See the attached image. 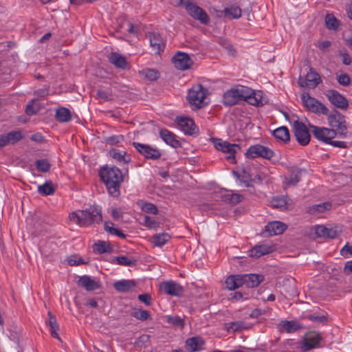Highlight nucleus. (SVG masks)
I'll return each instance as SVG.
<instances>
[{"label":"nucleus","mask_w":352,"mask_h":352,"mask_svg":"<svg viewBox=\"0 0 352 352\" xmlns=\"http://www.w3.org/2000/svg\"><path fill=\"white\" fill-rule=\"evenodd\" d=\"M166 321L168 323L179 328H182L184 326V320L177 316H167Z\"/></svg>","instance_id":"47"},{"label":"nucleus","mask_w":352,"mask_h":352,"mask_svg":"<svg viewBox=\"0 0 352 352\" xmlns=\"http://www.w3.org/2000/svg\"><path fill=\"white\" fill-rule=\"evenodd\" d=\"M325 96L329 101L337 108L346 109L349 107L347 99L340 94L338 91L333 89L327 90Z\"/></svg>","instance_id":"15"},{"label":"nucleus","mask_w":352,"mask_h":352,"mask_svg":"<svg viewBox=\"0 0 352 352\" xmlns=\"http://www.w3.org/2000/svg\"><path fill=\"white\" fill-rule=\"evenodd\" d=\"M301 100L307 109L316 114L327 116L329 109L316 98L311 97L308 93H304L301 96Z\"/></svg>","instance_id":"5"},{"label":"nucleus","mask_w":352,"mask_h":352,"mask_svg":"<svg viewBox=\"0 0 352 352\" xmlns=\"http://www.w3.org/2000/svg\"><path fill=\"white\" fill-rule=\"evenodd\" d=\"M287 197L285 196L276 197L271 200V205L274 208L284 210L287 209Z\"/></svg>","instance_id":"37"},{"label":"nucleus","mask_w":352,"mask_h":352,"mask_svg":"<svg viewBox=\"0 0 352 352\" xmlns=\"http://www.w3.org/2000/svg\"><path fill=\"white\" fill-rule=\"evenodd\" d=\"M160 138L168 145L173 148H178L181 146L179 141L177 139L176 135L166 129L160 130Z\"/></svg>","instance_id":"21"},{"label":"nucleus","mask_w":352,"mask_h":352,"mask_svg":"<svg viewBox=\"0 0 352 352\" xmlns=\"http://www.w3.org/2000/svg\"><path fill=\"white\" fill-rule=\"evenodd\" d=\"M204 341L199 337H192L186 341V348L190 352H195L203 349Z\"/></svg>","instance_id":"27"},{"label":"nucleus","mask_w":352,"mask_h":352,"mask_svg":"<svg viewBox=\"0 0 352 352\" xmlns=\"http://www.w3.org/2000/svg\"><path fill=\"white\" fill-rule=\"evenodd\" d=\"M274 155V153L272 149L261 144L251 146L245 152L246 157L251 159L262 157L270 160Z\"/></svg>","instance_id":"8"},{"label":"nucleus","mask_w":352,"mask_h":352,"mask_svg":"<svg viewBox=\"0 0 352 352\" xmlns=\"http://www.w3.org/2000/svg\"><path fill=\"white\" fill-rule=\"evenodd\" d=\"M109 62L116 67L125 69L127 67V62L125 57L118 53H111L109 56Z\"/></svg>","instance_id":"31"},{"label":"nucleus","mask_w":352,"mask_h":352,"mask_svg":"<svg viewBox=\"0 0 352 352\" xmlns=\"http://www.w3.org/2000/svg\"><path fill=\"white\" fill-rule=\"evenodd\" d=\"M322 82L321 78L314 68L310 67L309 72L305 78L300 76L298 83L301 87H307L309 89H315Z\"/></svg>","instance_id":"9"},{"label":"nucleus","mask_w":352,"mask_h":352,"mask_svg":"<svg viewBox=\"0 0 352 352\" xmlns=\"http://www.w3.org/2000/svg\"><path fill=\"white\" fill-rule=\"evenodd\" d=\"M322 340L321 336L318 332L309 331L307 332L302 342V349L304 351H309L311 349L318 346L319 342Z\"/></svg>","instance_id":"17"},{"label":"nucleus","mask_w":352,"mask_h":352,"mask_svg":"<svg viewBox=\"0 0 352 352\" xmlns=\"http://www.w3.org/2000/svg\"><path fill=\"white\" fill-rule=\"evenodd\" d=\"M314 136L322 142L327 144L330 139L334 138L337 135L336 131L333 129L326 127H320L314 125H309Z\"/></svg>","instance_id":"11"},{"label":"nucleus","mask_w":352,"mask_h":352,"mask_svg":"<svg viewBox=\"0 0 352 352\" xmlns=\"http://www.w3.org/2000/svg\"><path fill=\"white\" fill-rule=\"evenodd\" d=\"M38 192L42 195H51L55 192V188L51 181H47L44 184L38 186Z\"/></svg>","instance_id":"40"},{"label":"nucleus","mask_w":352,"mask_h":352,"mask_svg":"<svg viewBox=\"0 0 352 352\" xmlns=\"http://www.w3.org/2000/svg\"><path fill=\"white\" fill-rule=\"evenodd\" d=\"M221 12H224L225 15L230 16L233 19H239L241 16V10L239 6H231L225 8Z\"/></svg>","instance_id":"46"},{"label":"nucleus","mask_w":352,"mask_h":352,"mask_svg":"<svg viewBox=\"0 0 352 352\" xmlns=\"http://www.w3.org/2000/svg\"><path fill=\"white\" fill-rule=\"evenodd\" d=\"M287 226L280 221H272L265 226L264 236H274L282 234Z\"/></svg>","instance_id":"19"},{"label":"nucleus","mask_w":352,"mask_h":352,"mask_svg":"<svg viewBox=\"0 0 352 352\" xmlns=\"http://www.w3.org/2000/svg\"><path fill=\"white\" fill-rule=\"evenodd\" d=\"M123 140L124 137L121 135H112L111 137H108L107 138H106V143L109 145L113 146L120 143L121 142L123 141Z\"/></svg>","instance_id":"53"},{"label":"nucleus","mask_w":352,"mask_h":352,"mask_svg":"<svg viewBox=\"0 0 352 352\" xmlns=\"http://www.w3.org/2000/svg\"><path fill=\"white\" fill-rule=\"evenodd\" d=\"M135 286L133 280H121L113 283L114 289L119 292H127Z\"/></svg>","instance_id":"29"},{"label":"nucleus","mask_w":352,"mask_h":352,"mask_svg":"<svg viewBox=\"0 0 352 352\" xmlns=\"http://www.w3.org/2000/svg\"><path fill=\"white\" fill-rule=\"evenodd\" d=\"M327 116L329 124L332 129L336 131L337 135L340 138H344L347 133V127L344 116L337 110H333V111Z\"/></svg>","instance_id":"4"},{"label":"nucleus","mask_w":352,"mask_h":352,"mask_svg":"<svg viewBox=\"0 0 352 352\" xmlns=\"http://www.w3.org/2000/svg\"><path fill=\"white\" fill-rule=\"evenodd\" d=\"M338 82L342 86H348L351 83V78L346 74H342L338 76Z\"/></svg>","instance_id":"56"},{"label":"nucleus","mask_w":352,"mask_h":352,"mask_svg":"<svg viewBox=\"0 0 352 352\" xmlns=\"http://www.w3.org/2000/svg\"><path fill=\"white\" fill-rule=\"evenodd\" d=\"M160 289L164 294L173 296L180 297L184 293V287L173 280L162 282L160 285Z\"/></svg>","instance_id":"14"},{"label":"nucleus","mask_w":352,"mask_h":352,"mask_svg":"<svg viewBox=\"0 0 352 352\" xmlns=\"http://www.w3.org/2000/svg\"><path fill=\"white\" fill-rule=\"evenodd\" d=\"M274 248L266 244L256 245L249 251V256L251 257L258 258L263 255H265L272 252Z\"/></svg>","instance_id":"23"},{"label":"nucleus","mask_w":352,"mask_h":352,"mask_svg":"<svg viewBox=\"0 0 352 352\" xmlns=\"http://www.w3.org/2000/svg\"><path fill=\"white\" fill-rule=\"evenodd\" d=\"M109 155L116 160L117 162L120 164H126L131 162V156L127 155V153L124 151H120L116 148H111L109 152Z\"/></svg>","instance_id":"25"},{"label":"nucleus","mask_w":352,"mask_h":352,"mask_svg":"<svg viewBox=\"0 0 352 352\" xmlns=\"http://www.w3.org/2000/svg\"><path fill=\"white\" fill-rule=\"evenodd\" d=\"M175 67L179 70H186L190 68L192 60L190 56L184 52H178L172 58Z\"/></svg>","instance_id":"18"},{"label":"nucleus","mask_w":352,"mask_h":352,"mask_svg":"<svg viewBox=\"0 0 352 352\" xmlns=\"http://www.w3.org/2000/svg\"><path fill=\"white\" fill-rule=\"evenodd\" d=\"M170 239V236L167 233L157 234L152 236L151 241L155 246L162 247Z\"/></svg>","instance_id":"36"},{"label":"nucleus","mask_w":352,"mask_h":352,"mask_svg":"<svg viewBox=\"0 0 352 352\" xmlns=\"http://www.w3.org/2000/svg\"><path fill=\"white\" fill-rule=\"evenodd\" d=\"M138 300L148 306L150 305L152 302V298L149 294H142L139 295Z\"/></svg>","instance_id":"58"},{"label":"nucleus","mask_w":352,"mask_h":352,"mask_svg":"<svg viewBox=\"0 0 352 352\" xmlns=\"http://www.w3.org/2000/svg\"><path fill=\"white\" fill-rule=\"evenodd\" d=\"M241 102L237 87L226 91L223 96V103L225 106L230 107Z\"/></svg>","instance_id":"20"},{"label":"nucleus","mask_w":352,"mask_h":352,"mask_svg":"<svg viewBox=\"0 0 352 352\" xmlns=\"http://www.w3.org/2000/svg\"><path fill=\"white\" fill-rule=\"evenodd\" d=\"M144 225L149 228H155L157 225V221L149 216H145L144 218Z\"/></svg>","instance_id":"57"},{"label":"nucleus","mask_w":352,"mask_h":352,"mask_svg":"<svg viewBox=\"0 0 352 352\" xmlns=\"http://www.w3.org/2000/svg\"><path fill=\"white\" fill-rule=\"evenodd\" d=\"M113 223L111 221H107L104 223V230L113 235H116L121 239H126V234H124L122 230L115 228Z\"/></svg>","instance_id":"39"},{"label":"nucleus","mask_w":352,"mask_h":352,"mask_svg":"<svg viewBox=\"0 0 352 352\" xmlns=\"http://www.w3.org/2000/svg\"><path fill=\"white\" fill-rule=\"evenodd\" d=\"M315 233L319 237H327L330 239H335L338 236V233L336 230L327 228L322 225L316 226Z\"/></svg>","instance_id":"28"},{"label":"nucleus","mask_w":352,"mask_h":352,"mask_svg":"<svg viewBox=\"0 0 352 352\" xmlns=\"http://www.w3.org/2000/svg\"><path fill=\"white\" fill-rule=\"evenodd\" d=\"M273 135L278 140L287 142L289 140V132L286 126H280L273 131Z\"/></svg>","instance_id":"33"},{"label":"nucleus","mask_w":352,"mask_h":352,"mask_svg":"<svg viewBox=\"0 0 352 352\" xmlns=\"http://www.w3.org/2000/svg\"><path fill=\"white\" fill-rule=\"evenodd\" d=\"M235 276H234L233 275L232 276H230L227 278V279L225 281V284L226 285V287L229 289V290H234L236 288V283L235 282V278H234Z\"/></svg>","instance_id":"55"},{"label":"nucleus","mask_w":352,"mask_h":352,"mask_svg":"<svg viewBox=\"0 0 352 352\" xmlns=\"http://www.w3.org/2000/svg\"><path fill=\"white\" fill-rule=\"evenodd\" d=\"M175 121L179 128L186 135H194L197 133L198 129L193 120L189 118L178 116Z\"/></svg>","instance_id":"16"},{"label":"nucleus","mask_w":352,"mask_h":352,"mask_svg":"<svg viewBox=\"0 0 352 352\" xmlns=\"http://www.w3.org/2000/svg\"><path fill=\"white\" fill-rule=\"evenodd\" d=\"M289 173V175L285 177L284 184L287 186H294L300 180L301 170L297 167H292Z\"/></svg>","instance_id":"24"},{"label":"nucleus","mask_w":352,"mask_h":352,"mask_svg":"<svg viewBox=\"0 0 352 352\" xmlns=\"http://www.w3.org/2000/svg\"><path fill=\"white\" fill-rule=\"evenodd\" d=\"M36 168L43 173L49 171L50 168V164L46 160H38L35 162Z\"/></svg>","instance_id":"49"},{"label":"nucleus","mask_w":352,"mask_h":352,"mask_svg":"<svg viewBox=\"0 0 352 352\" xmlns=\"http://www.w3.org/2000/svg\"><path fill=\"white\" fill-rule=\"evenodd\" d=\"M69 218L80 226H87L94 223H100L102 219L101 209L95 206L73 212L69 214Z\"/></svg>","instance_id":"2"},{"label":"nucleus","mask_w":352,"mask_h":352,"mask_svg":"<svg viewBox=\"0 0 352 352\" xmlns=\"http://www.w3.org/2000/svg\"><path fill=\"white\" fill-rule=\"evenodd\" d=\"M306 318L312 322L320 324H324L327 321V317L324 315L318 316L315 314H309L308 316H306Z\"/></svg>","instance_id":"52"},{"label":"nucleus","mask_w":352,"mask_h":352,"mask_svg":"<svg viewBox=\"0 0 352 352\" xmlns=\"http://www.w3.org/2000/svg\"><path fill=\"white\" fill-rule=\"evenodd\" d=\"M352 255V245H349L346 243L340 250V254L343 256H347V254Z\"/></svg>","instance_id":"62"},{"label":"nucleus","mask_w":352,"mask_h":352,"mask_svg":"<svg viewBox=\"0 0 352 352\" xmlns=\"http://www.w3.org/2000/svg\"><path fill=\"white\" fill-rule=\"evenodd\" d=\"M99 175L109 195L114 197H118L120 185L124 179L121 170L116 166H106L100 170Z\"/></svg>","instance_id":"1"},{"label":"nucleus","mask_w":352,"mask_h":352,"mask_svg":"<svg viewBox=\"0 0 352 352\" xmlns=\"http://www.w3.org/2000/svg\"><path fill=\"white\" fill-rule=\"evenodd\" d=\"M215 148L221 151L223 153L228 154L226 156L227 160H230L232 163L235 162V153L236 150L240 149V146L236 144H230L226 141H222L220 139H216L214 141Z\"/></svg>","instance_id":"10"},{"label":"nucleus","mask_w":352,"mask_h":352,"mask_svg":"<svg viewBox=\"0 0 352 352\" xmlns=\"http://www.w3.org/2000/svg\"><path fill=\"white\" fill-rule=\"evenodd\" d=\"M281 331L291 333L297 331L302 328L301 324L296 320H283L278 324Z\"/></svg>","instance_id":"26"},{"label":"nucleus","mask_w":352,"mask_h":352,"mask_svg":"<svg viewBox=\"0 0 352 352\" xmlns=\"http://www.w3.org/2000/svg\"><path fill=\"white\" fill-rule=\"evenodd\" d=\"M325 24L327 29L336 30L339 26V21L333 14H327L325 16Z\"/></svg>","instance_id":"43"},{"label":"nucleus","mask_w":352,"mask_h":352,"mask_svg":"<svg viewBox=\"0 0 352 352\" xmlns=\"http://www.w3.org/2000/svg\"><path fill=\"white\" fill-rule=\"evenodd\" d=\"M178 6H183L188 14L194 18L199 20L203 24H208L210 19L206 12L199 6L191 3L190 0H175Z\"/></svg>","instance_id":"3"},{"label":"nucleus","mask_w":352,"mask_h":352,"mask_svg":"<svg viewBox=\"0 0 352 352\" xmlns=\"http://www.w3.org/2000/svg\"><path fill=\"white\" fill-rule=\"evenodd\" d=\"M226 328L228 331H237L242 328V322H231L226 323Z\"/></svg>","instance_id":"54"},{"label":"nucleus","mask_w":352,"mask_h":352,"mask_svg":"<svg viewBox=\"0 0 352 352\" xmlns=\"http://www.w3.org/2000/svg\"><path fill=\"white\" fill-rule=\"evenodd\" d=\"M93 250L95 253L103 254L106 252H110L111 248L109 244L104 241H99L93 245Z\"/></svg>","instance_id":"41"},{"label":"nucleus","mask_w":352,"mask_h":352,"mask_svg":"<svg viewBox=\"0 0 352 352\" xmlns=\"http://www.w3.org/2000/svg\"><path fill=\"white\" fill-rule=\"evenodd\" d=\"M223 198L226 201H228L232 204H236L243 200V197L241 194L231 192L224 195Z\"/></svg>","instance_id":"45"},{"label":"nucleus","mask_w":352,"mask_h":352,"mask_svg":"<svg viewBox=\"0 0 352 352\" xmlns=\"http://www.w3.org/2000/svg\"><path fill=\"white\" fill-rule=\"evenodd\" d=\"M78 284L85 287L87 291H94L100 287L99 283L88 276L80 277L78 280Z\"/></svg>","instance_id":"30"},{"label":"nucleus","mask_w":352,"mask_h":352,"mask_svg":"<svg viewBox=\"0 0 352 352\" xmlns=\"http://www.w3.org/2000/svg\"><path fill=\"white\" fill-rule=\"evenodd\" d=\"M150 45L152 50L156 53L160 54L164 49L165 45L163 39L159 34L151 33L149 34Z\"/></svg>","instance_id":"22"},{"label":"nucleus","mask_w":352,"mask_h":352,"mask_svg":"<svg viewBox=\"0 0 352 352\" xmlns=\"http://www.w3.org/2000/svg\"><path fill=\"white\" fill-rule=\"evenodd\" d=\"M96 95L98 98L104 100H110L111 98V95L108 91L104 90H98Z\"/></svg>","instance_id":"59"},{"label":"nucleus","mask_w":352,"mask_h":352,"mask_svg":"<svg viewBox=\"0 0 352 352\" xmlns=\"http://www.w3.org/2000/svg\"><path fill=\"white\" fill-rule=\"evenodd\" d=\"M131 315L138 320L144 321L150 318V313L146 310L133 309Z\"/></svg>","instance_id":"44"},{"label":"nucleus","mask_w":352,"mask_h":352,"mask_svg":"<svg viewBox=\"0 0 352 352\" xmlns=\"http://www.w3.org/2000/svg\"><path fill=\"white\" fill-rule=\"evenodd\" d=\"M71 118V112L68 109L60 107L56 110V119L59 122H67Z\"/></svg>","instance_id":"34"},{"label":"nucleus","mask_w":352,"mask_h":352,"mask_svg":"<svg viewBox=\"0 0 352 352\" xmlns=\"http://www.w3.org/2000/svg\"><path fill=\"white\" fill-rule=\"evenodd\" d=\"M235 278V282L236 283V288H239L240 287H243V285H245V274L244 275H233Z\"/></svg>","instance_id":"60"},{"label":"nucleus","mask_w":352,"mask_h":352,"mask_svg":"<svg viewBox=\"0 0 352 352\" xmlns=\"http://www.w3.org/2000/svg\"><path fill=\"white\" fill-rule=\"evenodd\" d=\"M113 263H116L120 265L124 266H135L137 263V260L135 258H131L126 256H118L114 257L113 259Z\"/></svg>","instance_id":"35"},{"label":"nucleus","mask_w":352,"mask_h":352,"mask_svg":"<svg viewBox=\"0 0 352 352\" xmlns=\"http://www.w3.org/2000/svg\"><path fill=\"white\" fill-rule=\"evenodd\" d=\"M241 102L246 101L251 105L262 106L264 104L261 92H254L250 88L244 86H237Z\"/></svg>","instance_id":"6"},{"label":"nucleus","mask_w":352,"mask_h":352,"mask_svg":"<svg viewBox=\"0 0 352 352\" xmlns=\"http://www.w3.org/2000/svg\"><path fill=\"white\" fill-rule=\"evenodd\" d=\"M344 273L345 274H349L352 273V261H347L344 264Z\"/></svg>","instance_id":"64"},{"label":"nucleus","mask_w":352,"mask_h":352,"mask_svg":"<svg viewBox=\"0 0 352 352\" xmlns=\"http://www.w3.org/2000/svg\"><path fill=\"white\" fill-rule=\"evenodd\" d=\"M37 111H38V108H35L32 104L30 103L26 106L25 113L28 116L34 115L37 113Z\"/></svg>","instance_id":"63"},{"label":"nucleus","mask_w":352,"mask_h":352,"mask_svg":"<svg viewBox=\"0 0 352 352\" xmlns=\"http://www.w3.org/2000/svg\"><path fill=\"white\" fill-rule=\"evenodd\" d=\"M250 298V294L245 292L239 291L230 294V299L233 300H247Z\"/></svg>","instance_id":"50"},{"label":"nucleus","mask_w":352,"mask_h":352,"mask_svg":"<svg viewBox=\"0 0 352 352\" xmlns=\"http://www.w3.org/2000/svg\"><path fill=\"white\" fill-rule=\"evenodd\" d=\"M245 287L248 288H254L257 287L263 280V277L258 274H245Z\"/></svg>","instance_id":"32"},{"label":"nucleus","mask_w":352,"mask_h":352,"mask_svg":"<svg viewBox=\"0 0 352 352\" xmlns=\"http://www.w3.org/2000/svg\"><path fill=\"white\" fill-rule=\"evenodd\" d=\"M206 93L207 89L201 85H195L188 91V100L191 105L201 108L206 104L204 102Z\"/></svg>","instance_id":"7"},{"label":"nucleus","mask_w":352,"mask_h":352,"mask_svg":"<svg viewBox=\"0 0 352 352\" xmlns=\"http://www.w3.org/2000/svg\"><path fill=\"white\" fill-rule=\"evenodd\" d=\"M47 315L48 318L46 320L45 323L47 326L51 327L57 323L56 318L54 315H52V314L50 311L48 312Z\"/></svg>","instance_id":"61"},{"label":"nucleus","mask_w":352,"mask_h":352,"mask_svg":"<svg viewBox=\"0 0 352 352\" xmlns=\"http://www.w3.org/2000/svg\"><path fill=\"white\" fill-rule=\"evenodd\" d=\"M142 210L150 214H156L158 212L157 208L156 206L151 203H144L142 206Z\"/></svg>","instance_id":"51"},{"label":"nucleus","mask_w":352,"mask_h":352,"mask_svg":"<svg viewBox=\"0 0 352 352\" xmlns=\"http://www.w3.org/2000/svg\"><path fill=\"white\" fill-rule=\"evenodd\" d=\"M294 133L298 142L302 146L307 145L310 142V134L305 124L299 121L294 123Z\"/></svg>","instance_id":"12"},{"label":"nucleus","mask_w":352,"mask_h":352,"mask_svg":"<svg viewBox=\"0 0 352 352\" xmlns=\"http://www.w3.org/2000/svg\"><path fill=\"white\" fill-rule=\"evenodd\" d=\"M331 208V203L327 201L319 204H315L309 207L308 212L311 214H316L318 212H323L326 210H330Z\"/></svg>","instance_id":"38"},{"label":"nucleus","mask_w":352,"mask_h":352,"mask_svg":"<svg viewBox=\"0 0 352 352\" xmlns=\"http://www.w3.org/2000/svg\"><path fill=\"white\" fill-rule=\"evenodd\" d=\"M6 134L10 144H14L20 141L23 138L20 131H11Z\"/></svg>","instance_id":"48"},{"label":"nucleus","mask_w":352,"mask_h":352,"mask_svg":"<svg viewBox=\"0 0 352 352\" xmlns=\"http://www.w3.org/2000/svg\"><path fill=\"white\" fill-rule=\"evenodd\" d=\"M140 74L148 80H156L160 77V73L154 69H145L140 72Z\"/></svg>","instance_id":"42"},{"label":"nucleus","mask_w":352,"mask_h":352,"mask_svg":"<svg viewBox=\"0 0 352 352\" xmlns=\"http://www.w3.org/2000/svg\"><path fill=\"white\" fill-rule=\"evenodd\" d=\"M133 145L135 149L146 159L155 160L160 159L162 155L161 152L158 149L150 145L135 142H133Z\"/></svg>","instance_id":"13"}]
</instances>
